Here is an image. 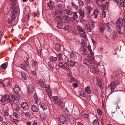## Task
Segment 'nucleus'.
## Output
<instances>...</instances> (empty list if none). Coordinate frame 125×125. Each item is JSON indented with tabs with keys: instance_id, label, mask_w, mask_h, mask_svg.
<instances>
[{
	"instance_id": "obj_2",
	"label": "nucleus",
	"mask_w": 125,
	"mask_h": 125,
	"mask_svg": "<svg viewBox=\"0 0 125 125\" xmlns=\"http://www.w3.org/2000/svg\"><path fill=\"white\" fill-rule=\"evenodd\" d=\"M119 81L118 80L114 81L111 82L110 87L112 91H116L117 90V86L119 85Z\"/></svg>"
},
{
	"instance_id": "obj_40",
	"label": "nucleus",
	"mask_w": 125,
	"mask_h": 125,
	"mask_svg": "<svg viewBox=\"0 0 125 125\" xmlns=\"http://www.w3.org/2000/svg\"><path fill=\"white\" fill-rule=\"evenodd\" d=\"M90 87L89 86H87L85 88V92L88 93L89 94L91 92V90H90Z\"/></svg>"
},
{
	"instance_id": "obj_15",
	"label": "nucleus",
	"mask_w": 125,
	"mask_h": 125,
	"mask_svg": "<svg viewBox=\"0 0 125 125\" xmlns=\"http://www.w3.org/2000/svg\"><path fill=\"white\" fill-rule=\"evenodd\" d=\"M38 82L40 87L43 88H45L44 83L43 80L42 79H39L38 80Z\"/></svg>"
},
{
	"instance_id": "obj_46",
	"label": "nucleus",
	"mask_w": 125,
	"mask_h": 125,
	"mask_svg": "<svg viewBox=\"0 0 125 125\" xmlns=\"http://www.w3.org/2000/svg\"><path fill=\"white\" fill-rule=\"evenodd\" d=\"M105 27L107 28V30H110L111 25L109 23H105Z\"/></svg>"
},
{
	"instance_id": "obj_62",
	"label": "nucleus",
	"mask_w": 125,
	"mask_h": 125,
	"mask_svg": "<svg viewBox=\"0 0 125 125\" xmlns=\"http://www.w3.org/2000/svg\"><path fill=\"white\" fill-rule=\"evenodd\" d=\"M114 2L117 5H119V4L120 3V0H114Z\"/></svg>"
},
{
	"instance_id": "obj_42",
	"label": "nucleus",
	"mask_w": 125,
	"mask_h": 125,
	"mask_svg": "<svg viewBox=\"0 0 125 125\" xmlns=\"http://www.w3.org/2000/svg\"><path fill=\"white\" fill-rule=\"evenodd\" d=\"M56 20L58 21V22H62L63 20L60 16H58L56 17Z\"/></svg>"
},
{
	"instance_id": "obj_22",
	"label": "nucleus",
	"mask_w": 125,
	"mask_h": 125,
	"mask_svg": "<svg viewBox=\"0 0 125 125\" xmlns=\"http://www.w3.org/2000/svg\"><path fill=\"white\" fill-rule=\"evenodd\" d=\"M40 106L43 111H44L47 109L46 105L44 103H41L40 104Z\"/></svg>"
},
{
	"instance_id": "obj_31",
	"label": "nucleus",
	"mask_w": 125,
	"mask_h": 125,
	"mask_svg": "<svg viewBox=\"0 0 125 125\" xmlns=\"http://www.w3.org/2000/svg\"><path fill=\"white\" fill-rule=\"evenodd\" d=\"M57 58L59 61H61L63 59V55L62 54L59 53L57 54Z\"/></svg>"
},
{
	"instance_id": "obj_18",
	"label": "nucleus",
	"mask_w": 125,
	"mask_h": 125,
	"mask_svg": "<svg viewBox=\"0 0 125 125\" xmlns=\"http://www.w3.org/2000/svg\"><path fill=\"white\" fill-rule=\"evenodd\" d=\"M86 49V48L83 47H81L80 48V52L83 54L84 55H86L87 54Z\"/></svg>"
},
{
	"instance_id": "obj_1",
	"label": "nucleus",
	"mask_w": 125,
	"mask_h": 125,
	"mask_svg": "<svg viewBox=\"0 0 125 125\" xmlns=\"http://www.w3.org/2000/svg\"><path fill=\"white\" fill-rule=\"evenodd\" d=\"M17 11V8H16L15 10L13 8L10 9V10L9 12V13L10 15L11 19L8 20V22L9 24L11 23L16 18V14Z\"/></svg>"
},
{
	"instance_id": "obj_59",
	"label": "nucleus",
	"mask_w": 125,
	"mask_h": 125,
	"mask_svg": "<svg viewBox=\"0 0 125 125\" xmlns=\"http://www.w3.org/2000/svg\"><path fill=\"white\" fill-rule=\"evenodd\" d=\"M38 64V62L36 61H33L32 62V65L33 66H35Z\"/></svg>"
},
{
	"instance_id": "obj_54",
	"label": "nucleus",
	"mask_w": 125,
	"mask_h": 125,
	"mask_svg": "<svg viewBox=\"0 0 125 125\" xmlns=\"http://www.w3.org/2000/svg\"><path fill=\"white\" fill-rule=\"evenodd\" d=\"M46 115H42L41 117V119L43 121H45L46 119Z\"/></svg>"
},
{
	"instance_id": "obj_3",
	"label": "nucleus",
	"mask_w": 125,
	"mask_h": 125,
	"mask_svg": "<svg viewBox=\"0 0 125 125\" xmlns=\"http://www.w3.org/2000/svg\"><path fill=\"white\" fill-rule=\"evenodd\" d=\"M124 21L122 18H119L116 21L117 26L119 30H120L123 24Z\"/></svg>"
},
{
	"instance_id": "obj_45",
	"label": "nucleus",
	"mask_w": 125,
	"mask_h": 125,
	"mask_svg": "<svg viewBox=\"0 0 125 125\" xmlns=\"http://www.w3.org/2000/svg\"><path fill=\"white\" fill-rule=\"evenodd\" d=\"M91 24L90 25V26L92 28V29H93L95 27L96 23L93 21H91Z\"/></svg>"
},
{
	"instance_id": "obj_8",
	"label": "nucleus",
	"mask_w": 125,
	"mask_h": 125,
	"mask_svg": "<svg viewBox=\"0 0 125 125\" xmlns=\"http://www.w3.org/2000/svg\"><path fill=\"white\" fill-rule=\"evenodd\" d=\"M6 97L7 98V100H9L13 102L15 100V98L14 96L11 94H10L8 95H6Z\"/></svg>"
},
{
	"instance_id": "obj_4",
	"label": "nucleus",
	"mask_w": 125,
	"mask_h": 125,
	"mask_svg": "<svg viewBox=\"0 0 125 125\" xmlns=\"http://www.w3.org/2000/svg\"><path fill=\"white\" fill-rule=\"evenodd\" d=\"M59 66L62 69L65 68L67 70L70 71L69 65L67 63H65L63 64L62 62H60L59 64Z\"/></svg>"
},
{
	"instance_id": "obj_60",
	"label": "nucleus",
	"mask_w": 125,
	"mask_h": 125,
	"mask_svg": "<svg viewBox=\"0 0 125 125\" xmlns=\"http://www.w3.org/2000/svg\"><path fill=\"white\" fill-rule=\"evenodd\" d=\"M13 115L15 116L16 118H18L19 117V115L16 112H14L13 113Z\"/></svg>"
},
{
	"instance_id": "obj_56",
	"label": "nucleus",
	"mask_w": 125,
	"mask_h": 125,
	"mask_svg": "<svg viewBox=\"0 0 125 125\" xmlns=\"http://www.w3.org/2000/svg\"><path fill=\"white\" fill-rule=\"evenodd\" d=\"M72 8H74L76 10L78 9V7L75 5V3H72Z\"/></svg>"
},
{
	"instance_id": "obj_6",
	"label": "nucleus",
	"mask_w": 125,
	"mask_h": 125,
	"mask_svg": "<svg viewBox=\"0 0 125 125\" xmlns=\"http://www.w3.org/2000/svg\"><path fill=\"white\" fill-rule=\"evenodd\" d=\"M78 17L77 13L76 12H74L73 14V20L71 19V22L74 23V24H76L78 23V21L76 20V19Z\"/></svg>"
},
{
	"instance_id": "obj_34",
	"label": "nucleus",
	"mask_w": 125,
	"mask_h": 125,
	"mask_svg": "<svg viewBox=\"0 0 125 125\" xmlns=\"http://www.w3.org/2000/svg\"><path fill=\"white\" fill-rule=\"evenodd\" d=\"M71 58L73 60H75L77 58V56L75 53L72 52L71 53Z\"/></svg>"
},
{
	"instance_id": "obj_30",
	"label": "nucleus",
	"mask_w": 125,
	"mask_h": 125,
	"mask_svg": "<svg viewBox=\"0 0 125 125\" xmlns=\"http://www.w3.org/2000/svg\"><path fill=\"white\" fill-rule=\"evenodd\" d=\"M62 22H58L57 24V26L58 28L62 29L63 27V25L62 23Z\"/></svg>"
},
{
	"instance_id": "obj_35",
	"label": "nucleus",
	"mask_w": 125,
	"mask_h": 125,
	"mask_svg": "<svg viewBox=\"0 0 125 125\" xmlns=\"http://www.w3.org/2000/svg\"><path fill=\"white\" fill-rule=\"evenodd\" d=\"M125 0H120V5L121 7H123L125 8Z\"/></svg>"
},
{
	"instance_id": "obj_41",
	"label": "nucleus",
	"mask_w": 125,
	"mask_h": 125,
	"mask_svg": "<svg viewBox=\"0 0 125 125\" xmlns=\"http://www.w3.org/2000/svg\"><path fill=\"white\" fill-rule=\"evenodd\" d=\"M80 14L81 18H83L85 17L84 11V10H82L80 11Z\"/></svg>"
},
{
	"instance_id": "obj_39",
	"label": "nucleus",
	"mask_w": 125,
	"mask_h": 125,
	"mask_svg": "<svg viewBox=\"0 0 125 125\" xmlns=\"http://www.w3.org/2000/svg\"><path fill=\"white\" fill-rule=\"evenodd\" d=\"M87 10L88 13L89 15H90L91 13V12L93 8L92 7H91L89 6H87Z\"/></svg>"
},
{
	"instance_id": "obj_17",
	"label": "nucleus",
	"mask_w": 125,
	"mask_h": 125,
	"mask_svg": "<svg viewBox=\"0 0 125 125\" xmlns=\"http://www.w3.org/2000/svg\"><path fill=\"white\" fill-rule=\"evenodd\" d=\"M21 106L25 110H27L29 108V107L28 104L25 102H24L21 103Z\"/></svg>"
},
{
	"instance_id": "obj_10",
	"label": "nucleus",
	"mask_w": 125,
	"mask_h": 125,
	"mask_svg": "<svg viewBox=\"0 0 125 125\" xmlns=\"http://www.w3.org/2000/svg\"><path fill=\"white\" fill-rule=\"evenodd\" d=\"M21 67L25 71L28 72L30 69L29 66L28 64L25 63L21 65Z\"/></svg>"
},
{
	"instance_id": "obj_50",
	"label": "nucleus",
	"mask_w": 125,
	"mask_h": 125,
	"mask_svg": "<svg viewBox=\"0 0 125 125\" xmlns=\"http://www.w3.org/2000/svg\"><path fill=\"white\" fill-rule=\"evenodd\" d=\"M105 118L103 117H100V120L103 125L104 124V123L105 122Z\"/></svg>"
},
{
	"instance_id": "obj_36",
	"label": "nucleus",
	"mask_w": 125,
	"mask_h": 125,
	"mask_svg": "<svg viewBox=\"0 0 125 125\" xmlns=\"http://www.w3.org/2000/svg\"><path fill=\"white\" fill-rule=\"evenodd\" d=\"M50 59L53 62L56 61L57 59V57H55L52 56H51L50 57Z\"/></svg>"
},
{
	"instance_id": "obj_26",
	"label": "nucleus",
	"mask_w": 125,
	"mask_h": 125,
	"mask_svg": "<svg viewBox=\"0 0 125 125\" xmlns=\"http://www.w3.org/2000/svg\"><path fill=\"white\" fill-rule=\"evenodd\" d=\"M47 65L50 68L53 69L54 68L53 63L52 62H48Z\"/></svg>"
},
{
	"instance_id": "obj_20",
	"label": "nucleus",
	"mask_w": 125,
	"mask_h": 125,
	"mask_svg": "<svg viewBox=\"0 0 125 125\" xmlns=\"http://www.w3.org/2000/svg\"><path fill=\"white\" fill-rule=\"evenodd\" d=\"M86 29L88 32H91L93 30L90 26V25L89 24H86L85 25Z\"/></svg>"
},
{
	"instance_id": "obj_64",
	"label": "nucleus",
	"mask_w": 125,
	"mask_h": 125,
	"mask_svg": "<svg viewBox=\"0 0 125 125\" xmlns=\"http://www.w3.org/2000/svg\"><path fill=\"white\" fill-rule=\"evenodd\" d=\"M37 51L38 55H41L42 53V51L40 49H37Z\"/></svg>"
},
{
	"instance_id": "obj_11",
	"label": "nucleus",
	"mask_w": 125,
	"mask_h": 125,
	"mask_svg": "<svg viewBox=\"0 0 125 125\" xmlns=\"http://www.w3.org/2000/svg\"><path fill=\"white\" fill-rule=\"evenodd\" d=\"M10 2L12 6H11V9L13 8L15 10L16 8H17V10H18V8L16 6V4L17 2L16 0H10Z\"/></svg>"
},
{
	"instance_id": "obj_48",
	"label": "nucleus",
	"mask_w": 125,
	"mask_h": 125,
	"mask_svg": "<svg viewBox=\"0 0 125 125\" xmlns=\"http://www.w3.org/2000/svg\"><path fill=\"white\" fill-rule=\"evenodd\" d=\"M79 42H81V44L83 46H84L85 47H87V45L86 44L84 40L83 39H81V41H79Z\"/></svg>"
},
{
	"instance_id": "obj_27",
	"label": "nucleus",
	"mask_w": 125,
	"mask_h": 125,
	"mask_svg": "<svg viewBox=\"0 0 125 125\" xmlns=\"http://www.w3.org/2000/svg\"><path fill=\"white\" fill-rule=\"evenodd\" d=\"M82 116L86 118H88L89 115L88 114L86 113L84 111H83L81 113Z\"/></svg>"
},
{
	"instance_id": "obj_13",
	"label": "nucleus",
	"mask_w": 125,
	"mask_h": 125,
	"mask_svg": "<svg viewBox=\"0 0 125 125\" xmlns=\"http://www.w3.org/2000/svg\"><path fill=\"white\" fill-rule=\"evenodd\" d=\"M99 30L101 33L103 32L104 31L105 27L104 24L103 23H101L99 27Z\"/></svg>"
},
{
	"instance_id": "obj_12",
	"label": "nucleus",
	"mask_w": 125,
	"mask_h": 125,
	"mask_svg": "<svg viewBox=\"0 0 125 125\" xmlns=\"http://www.w3.org/2000/svg\"><path fill=\"white\" fill-rule=\"evenodd\" d=\"M100 13L99 10L97 9H96L94 10L92 15L94 18H97L99 15Z\"/></svg>"
},
{
	"instance_id": "obj_32",
	"label": "nucleus",
	"mask_w": 125,
	"mask_h": 125,
	"mask_svg": "<svg viewBox=\"0 0 125 125\" xmlns=\"http://www.w3.org/2000/svg\"><path fill=\"white\" fill-rule=\"evenodd\" d=\"M13 90L16 93H18L20 91L19 87L17 85H15L13 86Z\"/></svg>"
},
{
	"instance_id": "obj_28",
	"label": "nucleus",
	"mask_w": 125,
	"mask_h": 125,
	"mask_svg": "<svg viewBox=\"0 0 125 125\" xmlns=\"http://www.w3.org/2000/svg\"><path fill=\"white\" fill-rule=\"evenodd\" d=\"M109 4L108 2H106L105 4H103L100 5L99 7L101 8V9H103L104 10L105 9L108 7V4Z\"/></svg>"
},
{
	"instance_id": "obj_24",
	"label": "nucleus",
	"mask_w": 125,
	"mask_h": 125,
	"mask_svg": "<svg viewBox=\"0 0 125 125\" xmlns=\"http://www.w3.org/2000/svg\"><path fill=\"white\" fill-rule=\"evenodd\" d=\"M63 18L64 19L66 23H69L70 21V18L66 15H64L63 17Z\"/></svg>"
},
{
	"instance_id": "obj_16",
	"label": "nucleus",
	"mask_w": 125,
	"mask_h": 125,
	"mask_svg": "<svg viewBox=\"0 0 125 125\" xmlns=\"http://www.w3.org/2000/svg\"><path fill=\"white\" fill-rule=\"evenodd\" d=\"M83 63L87 66H90V65L92 64V62L88 59H84L83 62Z\"/></svg>"
},
{
	"instance_id": "obj_51",
	"label": "nucleus",
	"mask_w": 125,
	"mask_h": 125,
	"mask_svg": "<svg viewBox=\"0 0 125 125\" xmlns=\"http://www.w3.org/2000/svg\"><path fill=\"white\" fill-rule=\"evenodd\" d=\"M65 114L66 115H67L69 118L70 117V114L68 110L66 109L65 110Z\"/></svg>"
},
{
	"instance_id": "obj_61",
	"label": "nucleus",
	"mask_w": 125,
	"mask_h": 125,
	"mask_svg": "<svg viewBox=\"0 0 125 125\" xmlns=\"http://www.w3.org/2000/svg\"><path fill=\"white\" fill-rule=\"evenodd\" d=\"M47 5L48 7H49L50 9H52V5L50 1L49 2Z\"/></svg>"
},
{
	"instance_id": "obj_53",
	"label": "nucleus",
	"mask_w": 125,
	"mask_h": 125,
	"mask_svg": "<svg viewBox=\"0 0 125 125\" xmlns=\"http://www.w3.org/2000/svg\"><path fill=\"white\" fill-rule=\"evenodd\" d=\"M76 62L74 61H71V67H73L74 66Z\"/></svg>"
},
{
	"instance_id": "obj_37",
	"label": "nucleus",
	"mask_w": 125,
	"mask_h": 125,
	"mask_svg": "<svg viewBox=\"0 0 125 125\" xmlns=\"http://www.w3.org/2000/svg\"><path fill=\"white\" fill-rule=\"evenodd\" d=\"M21 75L22 77V78L23 79L25 80H27V78L26 77V74L24 72H21Z\"/></svg>"
},
{
	"instance_id": "obj_38",
	"label": "nucleus",
	"mask_w": 125,
	"mask_h": 125,
	"mask_svg": "<svg viewBox=\"0 0 125 125\" xmlns=\"http://www.w3.org/2000/svg\"><path fill=\"white\" fill-rule=\"evenodd\" d=\"M80 95L83 97H85L86 96L85 92L83 91H80L79 92Z\"/></svg>"
},
{
	"instance_id": "obj_5",
	"label": "nucleus",
	"mask_w": 125,
	"mask_h": 125,
	"mask_svg": "<svg viewBox=\"0 0 125 125\" xmlns=\"http://www.w3.org/2000/svg\"><path fill=\"white\" fill-rule=\"evenodd\" d=\"M58 119L60 122L62 124H64L65 123L67 124L69 121L68 119H66L65 117L62 115L58 117Z\"/></svg>"
},
{
	"instance_id": "obj_19",
	"label": "nucleus",
	"mask_w": 125,
	"mask_h": 125,
	"mask_svg": "<svg viewBox=\"0 0 125 125\" xmlns=\"http://www.w3.org/2000/svg\"><path fill=\"white\" fill-rule=\"evenodd\" d=\"M90 70L91 72L94 74L95 73L98 71L97 69L95 67H91L90 68Z\"/></svg>"
},
{
	"instance_id": "obj_25",
	"label": "nucleus",
	"mask_w": 125,
	"mask_h": 125,
	"mask_svg": "<svg viewBox=\"0 0 125 125\" xmlns=\"http://www.w3.org/2000/svg\"><path fill=\"white\" fill-rule=\"evenodd\" d=\"M53 99L56 103L59 104L60 103V99L58 97L56 96H54L53 97Z\"/></svg>"
},
{
	"instance_id": "obj_23",
	"label": "nucleus",
	"mask_w": 125,
	"mask_h": 125,
	"mask_svg": "<svg viewBox=\"0 0 125 125\" xmlns=\"http://www.w3.org/2000/svg\"><path fill=\"white\" fill-rule=\"evenodd\" d=\"M6 100H7V98L6 97V95L4 96H2L0 100L3 103H2V104L3 105H5L6 102Z\"/></svg>"
},
{
	"instance_id": "obj_49",
	"label": "nucleus",
	"mask_w": 125,
	"mask_h": 125,
	"mask_svg": "<svg viewBox=\"0 0 125 125\" xmlns=\"http://www.w3.org/2000/svg\"><path fill=\"white\" fill-rule=\"evenodd\" d=\"M77 28L78 30L80 32H82L84 31L83 28L80 26H78Z\"/></svg>"
},
{
	"instance_id": "obj_47",
	"label": "nucleus",
	"mask_w": 125,
	"mask_h": 125,
	"mask_svg": "<svg viewBox=\"0 0 125 125\" xmlns=\"http://www.w3.org/2000/svg\"><path fill=\"white\" fill-rule=\"evenodd\" d=\"M93 125H99V123L97 119H95L92 122Z\"/></svg>"
},
{
	"instance_id": "obj_43",
	"label": "nucleus",
	"mask_w": 125,
	"mask_h": 125,
	"mask_svg": "<svg viewBox=\"0 0 125 125\" xmlns=\"http://www.w3.org/2000/svg\"><path fill=\"white\" fill-rule=\"evenodd\" d=\"M55 49L57 51H59L60 48V45L58 43L56 44L55 45Z\"/></svg>"
},
{
	"instance_id": "obj_33",
	"label": "nucleus",
	"mask_w": 125,
	"mask_h": 125,
	"mask_svg": "<svg viewBox=\"0 0 125 125\" xmlns=\"http://www.w3.org/2000/svg\"><path fill=\"white\" fill-rule=\"evenodd\" d=\"M38 108L35 105H32L31 107V110L33 112H38Z\"/></svg>"
},
{
	"instance_id": "obj_29",
	"label": "nucleus",
	"mask_w": 125,
	"mask_h": 125,
	"mask_svg": "<svg viewBox=\"0 0 125 125\" xmlns=\"http://www.w3.org/2000/svg\"><path fill=\"white\" fill-rule=\"evenodd\" d=\"M88 49L89 50L90 52V54L91 55L92 58H93L94 56V53L92 52V51L90 45H88Z\"/></svg>"
},
{
	"instance_id": "obj_52",
	"label": "nucleus",
	"mask_w": 125,
	"mask_h": 125,
	"mask_svg": "<svg viewBox=\"0 0 125 125\" xmlns=\"http://www.w3.org/2000/svg\"><path fill=\"white\" fill-rule=\"evenodd\" d=\"M64 30L66 31H69V26L68 25H66L65 26L64 28Z\"/></svg>"
},
{
	"instance_id": "obj_14",
	"label": "nucleus",
	"mask_w": 125,
	"mask_h": 125,
	"mask_svg": "<svg viewBox=\"0 0 125 125\" xmlns=\"http://www.w3.org/2000/svg\"><path fill=\"white\" fill-rule=\"evenodd\" d=\"M28 91L29 92H31L34 90V87L32 84H29L27 86Z\"/></svg>"
},
{
	"instance_id": "obj_55",
	"label": "nucleus",
	"mask_w": 125,
	"mask_h": 125,
	"mask_svg": "<svg viewBox=\"0 0 125 125\" xmlns=\"http://www.w3.org/2000/svg\"><path fill=\"white\" fill-rule=\"evenodd\" d=\"M26 113V117L27 118H29L31 115V113L28 112H27Z\"/></svg>"
},
{
	"instance_id": "obj_21",
	"label": "nucleus",
	"mask_w": 125,
	"mask_h": 125,
	"mask_svg": "<svg viewBox=\"0 0 125 125\" xmlns=\"http://www.w3.org/2000/svg\"><path fill=\"white\" fill-rule=\"evenodd\" d=\"M8 109L5 111L4 112V114L5 115V118L8 119L10 118V115H9L8 112Z\"/></svg>"
},
{
	"instance_id": "obj_57",
	"label": "nucleus",
	"mask_w": 125,
	"mask_h": 125,
	"mask_svg": "<svg viewBox=\"0 0 125 125\" xmlns=\"http://www.w3.org/2000/svg\"><path fill=\"white\" fill-rule=\"evenodd\" d=\"M45 89L47 94H50V93H51V91L49 87H45Z\"/></svg>"
},
{
	"instance_id": "obj_63",
	"label": "nucleus",
	"mask_w": 125,
	"mask_h": 125,
	"mask_svg": "<svg viewBox=\"0 0 125 125\" xmlns=\"http://www.w3.org/2000/svg\"><path fill=\"white\" fill-rule=\"evenodd\" d=\"M1 67L3 69H5L7 67V65L6 64L4 63L1 65Z\"/></svg>"
},
{
	"instance_id": "obj_9",
	"label": "nucleus",
	"mask_w": 125,
	"mask_h": 125,
	"mask_svg": "<svg viewBox=\"0 0 125 125\" xmlns=\"http://www.w3.org/2000/svg\"><path fill=\"white\" fill-rule=\"evenodd\" d=\"M4 83H6V85L7 87L10 88V81L9 80H8L7 81H2L0 82V84L2 85L4 87H6V85Z\"/></svg>"
},
{
	"instance_id": "obj_44",
	"label": "nucleus",
	"mask_w": 125,
	"mask_h": 125,
	"mask_svg": "<svg viewBox=\"0 0 125 125\" xmlns=\"http://www.w3.org/2000/svg\"><path fill=\"white\" fill-rule=\"evenodd\" d=\"M80 35L84 38H86L87 36L85 32L83 31L80 32Z\"/></svg>"
},
{
	"instance_id": "obj_7",
	"label": "nucleus",
	"mask_w": 125,
	"mask_h": 125,
	"mask_svg": "<svg viewBox=\"0 0 125 125\" xmlns=\"http://www.w3.org/2000/svg\"><path fill=\"white\" fill-rule=\"evenodd\" d=\"M58 12L61 13H65V9L64 8L63 5L61 4H59L58 5Z\"/></svg>"
},
{
	"instance_id": "obj_58",
	"label": "nucleus",
	"mask_w": 125,
	"mask_h": 125,
	"mask_svg": "<svg viewBox=\"0 0 125 125\" xmlns=\"http://www.w3.org/2000/svg\"><path fill=\"white\" fill-rule=\"evenodd\" d=\"M106 13L105 11H104L103 10L102 12V16L104 18L106 17Z\"/></svg>"
}]
</instances>
